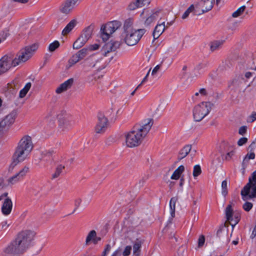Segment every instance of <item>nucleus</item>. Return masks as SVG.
<instances>
[{
	"label": "nucleus",
	"mask_w": 256,
	"mask_h": 256,
	"mask_svg": "<svg viewBox=\"0 0 256 256\" xmlns=\"http://www.w3.org/2000/svg\"><path fill=\"white\" fill-rule=\"evenodd\" d=\"M36 232L25 230L18 232L14 238L4 248L6 256H20L26 252L32 246Z\"/></svg>",
	"instance_id": "nucleus-1"
},
{
	"label": "nucleus",
	"mask_w": 256,
	"mask_h": 256,
	"mask_svg": "<svg viewBox=\"0 0 256 256\" xmlns=\"http://www.w3.org/2000/svg\"><path fill=\"white\" fill-rule=\"evenodd\" d=\"M153 124L154 120L152 118H147L139 124H136L132 130L125 134L126 146L134 148L140 146L149 132Z\"/></svg>",
	"instance_id": "nucleus-2"
},
{
	"label": "nucleus",
	"mask_w": 256,
	"mask_h": 256,
	"mask_svg": "<svg viewBox=\"0 0 256 256\" xmlns=\"http://www.w3.org/2000/svg\"><path fill=\"white\" fill-rule=\"evenodd\" d=\"M131 19L126 20L124 24V30L120 35L121 44L124 43L128 46L136 45L146 32L145 29H135Z\"/></svg>",
	"instance_id": "nucleus-3"
},
{
	"label": "nucleus",
	"mask_w": 256,
	"mask_h": 256,
	"mask_svg": "<svg viewBox=\"0 0 256 256\" xmlns=\"http://www.w3.org/2000/svg\"><path fill=\"white\" fill-rule=\"evenodd\" d=\"M32 137L24 136L18 142L13 155L14 162L18 163L26 160L33 149Z\"/></svg>",
	"instance_id": "nucleus-4"
},
{
	"label": "nucleus",
	"mask_w": 256,
	"mask_h": 256,
	"mask_svg": "<svg viewBox=\"0 0 256 256\" xmlns=\"http://www.w3.org/2000/svg\"><path fill=\"white\" fill-rule=\"evenodd\" d=\"M241 194L244 200L256 197V170L249 178L248 182L242 190Z\"/></svg>",
	"instance_id": "nucleus-5"
},
{
	"label": "nucleus",
	"mask_w": 256,
	"mask_h": 256,
	"mask_svg": "<svg viewBox=\"0 0 256 256\" xmlns=\"http://www.w3.org/2000/svg\"><path fill=\"white\" fill-rule=\"evenodd\" d=\"M213 104L209 102H202L195 106L193 110L194 118L196 122H200L212 110Z\"/></svg>",
	"instance_id": "nucleus-6"
},
{
	"label": "nucleus",
	"mask_w": 256,
	"mask_h": 256,
	"mask_svg": "<svg viewBox=\"0 0 256 256\" xmlns=\"http://www.w3.org/2000/svg\"><path fill=\"white\" fill-rule=\"evenodd\" d=\"M38 44L35 43L22 49L15 56L18 64L29 60L38 50Z\"/></svg>",
	"instance_id": "nucleus-7"
},
{
	"label": "nucleus",
	"mask_w": 256,
	"mask_h": 256,
	"mask_svg": "<svg viewBox=\"0 0 256 256\" xmlns=\"http://www.w3.org/2000/svg\"><path fill=\"white\" fill-rule=\"evenodd\" d=\"M121 26L118 21L110 22L102 26L100 30V36L104 41L108 40L111 34L114 33Z\"/></svg>",
	"instance_id": "nucleus-8"
},
{
	"label": "nucleus",
	"mask_w": 256,
	"mask_h": 256,
	"mask_svg": "<svg viewBox=\"0 0 256 256\" xmlns=\"http://www.w3.org/2000/svg\"><path fill=\"white\" fill-rule=\"evenodd\" d=\"M18 64L12 54L6 55L0 59V75L6 72L12 66H16Z\"/></svg>",
	"instance_id": "nucleus-9"
},
{
	"label": "nucleus",
	"mask_w": 256,
	"mask_h": 256,
	"mask_svg": "<svg viewBox=\"0 0 256 256\" xmlns=\"http://www.w3.org/2000/svg\"><path fill=\"white\" fill-rule=\"evenodd\" d=\"M16 112L13 110L4 116L0 121V137L2 136L9 129L15 120Z\"/></svg>",
	"instance_id": "nucleus-10"
},
{
	"label": "nucleus",
	"mask_w": 256,
	"mask_h": 256,
	"mask_svg": "<svg viewBox=\"0 0 256 256\" xmlns=\"http://www.w3.org/2000/svg\"><path fill=\"white\" fill-rule=\"evenodd\" d=\"M0 202L2 204L1 212L6 216L10 214L12 208V202L9 194L5 192L0 196Z\"/></svg>",
	"instance_id": "nucleus-11"
},
{
	"label": "nucleus",
	"mask_w": 256,
	"mask_h": 256,
	"mask_svg": "<svg viewBox=\"0 0 256 256\" xmlns=\"http://www.w3.org/2000/svg\"><path fill=\"white\" fill-rule=\"evenodd\" d=\"M160 11L158 10H144L140 14L141 18L144 20V24L150 25L159 18Z\"/></svg>",
	"instance_id": "nucleus-12"
},
{
	"label": "nucleus",
	"mask_w": 256,
	"mask_h": 256,
	"mask_svg": "<svg viewBox=\"0 0 256 256\" xmlns=\"http://www.w3.org/2000/svg\"><path fill=\"white\" fill-rule=\"evenodd\" d=\"M120 45L121 42L119 41L110 40L104 45L101 50L102 54L104 56H109L110 53L115 52Z\"/></svg>",
	"instance_id": "nucleus-13"
},
{
	"label": "nucleus",
	"mask_w": 256,
	"mask_h": 256,
	"mask_svg": "<svg viewBox=\"0 0 256 256\" xmlns=\"http://www.w3.org/2000/svg\"><path fill=\"white\" fill-rule=\"evenodd\" d=\"M214 0H201L196 4V14H202L210 10L213 7Z\"/></svg>",
	"instance_id": "nucleus-14"
},
{
	"label": "nucleus",
	"mask_w": 256,
	"mask_h": 256,
	"mask_svg": "<svg viewBox=\"0 0 256 256\" xmlns=\"http://www.w3.org/2000/svg\"><path fill=\"white\" fill-rule=\"evenodd\" d=\"M108 126V120L102 114H99L98 116V122L95 128L96 134L104 133Z\"/></svg>",
	"instance_id": "nucleus-15"
},
{
	"label": "nucleus",
	"mask_w": 256,
	"mask_h": 256,
	"mask_svg": "<svg viewBox=\"0 0 256 256\" xmlns=\"http://www.w3.org/2000/svg\"><path fill=\"white\" fill-rule=\"evenodd\" d=\"M80 0H66L60 6V11L65 14L72 12L78 2Z\"/></svg>",
	"instance_id": "nucleus-16"
},
{
	"label": "nucleus",
	"mask_w": 256,
	"mask_h": 256,
	"mask_svg": "<svg viewBox=\"0 0 256 256\" xmlns=\"http://www.w3.org/2000/svg\"><path fill=\"white\" fill-rule=\"evenodd\" d=\"M29 167L28 166H24L22 168L19 172L16 173V174L10 177L8 182L12 184H15L22 179L28 172L29 171Z\"/></svg>",
	"instance_id": "nucleus-17"
},
{
	"label": "nucleus",
	"mask_w": 256,
	"mask_h": 256,
	"mask_svg": "<svg viewBox=\"0 0 256 256\" xmlns=\"http://www.w3.org/2000/svg\"><path fill=\"white\" fill-rule=\"evenodd\" d=\"M234 214L232 204H228L226 208V215L227 220L229 221L230 224L232 226V228H234V226L240 220V216L238 215L236 216V220H234Z\"/></svg>",
	"instance_id": "nucleus-18"
},
{
	"label": "nucleus",
	"mask_w": 256,
	"mask_h": 256,
	"mask_svg": "<svg viewBox=\"0 0 256 256\" xmlns=\"http://www.w3.org/2000/svg\"><path fill=\"white\" fill-rule=\"evenodd\" d=\"M72 126L70 120L66 118H61L58 120V129L62 132H68Z\"/></svg>",
	"instance_id": "nucleus-19"
},
{
	"label": "nucleus",
	"mask_w": 256,
	"mask_h": 256,
	"mask_svg": "<svg viewBox=\"0 0 256 256\" xmlns=\"http://www.w3.org/2000/svg\"><path fill=\"white\" fill-rule=\"evenodd\" d=\"M74 82L73 78H70L60 84L56 90V92L58 94H60L68 89L70 88Z\"/></svg>",
	"instance_id": "nucleus-20"
},
{
	"label": "nucleus",
	"mask_w": 256,
	"mask_h": 256,
	"mask_svg": "<svg viewBox=\"0 0 256 256\" xmlns=\"http://www.w3.org/2000/svg\"><path fill=\"white\" fill-rule=\"evenodd\" d=\"M150 0H136L130 2L128 5V9L130 10H134L138 8L148 6L150 4Z\"/></svg>",
	"instance_id": "nucleus-21"
},
{
	"label": "nucleus",
	"mask_w": 256,
	"mask_h": 256,
	"mask_svg": "<svg viewBox=\"0 0 256 256\" xmlns=\"http://www.w3.org/2000/svg\"><path fill=\"white\" fill-rule=\"evenodd\" d=\"M243 78L240 76L235 77L228 83V88L232 90H236L240 88L242 84Z\"/></svg>",
	"instance_id": "nucleus-22"
},
{
	"label": "nucleus",
	"mask_w": 256,
	"mask_h": 256,
	"mask_svg": "<svg viewBox=\"0 0 256 256\" xmlns=\"http://www.w3.org/2000/svg\"><path fill=\"white\" fill-rule=\"evenodd\" d=\"M166 28L165 22H162V24H158L154 28L153 32V36L154 40H156L164 32Z\"/></svg>",
	"instance_id": "nucleus-23"
},
{
	"label": "nucleus",
	"mask_w": 256,
	"mask_h": 256,
	"mask_svg": "<svg viewBox=\"0 0 256 256\" xmlns=\"http://www.w3.org/2000/svg\"><path fill=\"white\" fill-rule=\"evenodd\" d=\"M192 150V146L188 144L183 147L179 152L178 156V160L180 161L190 153Z\"/></svg>",
	"instance_id": "nucleus-24"
},
{
	"label": "nucleus",
	"mask_w": 256,
	"mask_h": 256,
	"mask_svg": "<svg viewBox=\"0 0 256 256\" xmlns=\"http://www.w3.org/2000/svg\"><path fill=\"white\" fill-rule=\"evenodd\" d=\"M78 22L76 20H72L66 26L62 32V34L66 36L76 26Z\"/></svg>",
	"instance_id": "nucleus-25"
},
{
	"label": "nucleus",
	"mask_w": 256,
	"mask_h": 256,
	"mask_svg": "<svg viewBox=\"0 0 256 256\" xmlns=\"http://www.w3.org/2000/svg\"><path fill=\"white\" fill-rule=\"evenodd\" d=\"M196 6H194L193 4H191L187 8V10L185 11V12L182 14V19L186 18L188 16H189V14H190V12H193L194 14V15L200 16V14H196Z\"/></svg>",
	"instance_id": "nucleus-26"
},
{
	"label": "nucleus",
	"mask_w": 256,
	"mask_h": 256,
	"mask_svg": "<svg viewBox=\"0 0 256 256\" xmlns=\"http://www.w3.org/2000/svg\"><path fill=\"white\" fill-rule=\"evenodd\" d=\"M178 200V197H173L170 202V212L172 218H174L175 216L176 204Z\"/></svg>",
	"instance_id": "nucleus-27"
},
{
	"label": "nucleus",
	"mask_w": 256,
	"mask_h": 256,
	"mask_svg": "<svg viewBox=\"0 0 256 256\" xmlns=\"http://www.w3.org/2000/svg\"><path fill=\"white\" fill-rule=\"evenodd\" d=\"M184 166L182 165L180 166L174 171L171 176V179L176 180H178L180 178V174L184 172Z\"/></svg>",
	"instance_id": "nucleus-28"
},
{
	"label": "nucleus",
	"mask_w": 256,
	"mask_h": 256,
	"mask_svg": "<svg viewBox=\"0 0 256 256\" xmlns=\"http://www.w3.org/2000/svg\"><path fill=\"white\" fill-rule=\"evenodd\" d=\"M86 65L90 68H94L98 62V60L95 56H90L86 60Z\"/></svg>",
	"instance_id": "nucleus-29"
},
{
	"label": "nucleus",
	"mask_w": 256,
	"mask_h": 256,
	"mask_svg": "<svg viewBox=\"0 0 256 256\" xmlns=\"http://www.w3.org/2000/svg\"><path fill=\"white\" fill-rule=\"evenodd\" d=\"M96 232L94 230H90L88 234L86 239V244L88 245L90 242H92L94 241Z\"/></svg>",
	"instance_id": "nucleus-30"
},
{
	"label": "nucleus",
	"mask_w": 256,
	"mask_h": 256,
	"mask_svg": "<svg viewBox=\"0 0 256 256\" xmlns=\"http://www.w3.org/2000/svg\"><path fill=\"white\" fill-rule=\"evenodd\" d=\"M87 40L84 39L82 36H80L74 43L73 48L78 50L82 47Z\"/></svg>",
	"instance_id": "nucleus-31"
},
{
	"label": "nucleus",
	"mask_w": 256,
	"mask_h": 256,
	"mask_svg": "<svg viewBox=\"0 0 256 256\" xmlns=\"http://www.w3.org/2000/svg\"><path fill=\"white\" fill-rule=\"evenodd\" d=\"M92 32V28L90 26H88L84 30L80 36H82L84 39L88 41L91 38Z\"/></svg>",
	"instance_id": "nucleus-32"
},
{
	"label": "nucleus",
	"mask_w": 256,
	"mask_h": 256,
	"mask_svg": "<svg viewBox=\"0 0 256 256\" xmlns=\"http://www.w3.org/2000/svg\"><path fill=\"white\" fill-rule=\"evenodd\" d=\"M224 43L223 40H214L210 42V49L212 52L220 49Z\"/></svg>",
	"instance_id": "nucleus-33"
},
{
	"label": "nucleus",
	"mask_w": 256,
	"mask_h": 256,
	"mask_svg": "<svg viewBox=\"0 0 256 256\" xmlns=\"http://www.w3.org/2000/svg\"><path fill=\"white\" fill-rule=\"evenodd\" d=\"M79 61L80 60L75 54L72 55V56L68 60V64L66 66V69H70Z\"/></svg>",
	"instance_id": "nucleus-34"
},
{
	"label": "nucleus",
	"mask_w": 256,
	"mask_h": 256,
	"mask_svg": "<svg viewBox=\"0 0 256 256\" xmlns=\"http://www.w3.org/2000/svg\"><path fill=\"white\" fill-rule=\"evenodd\" d=\"M142 240H137L133 246V252L134 254H136V256H138L139 253L140 252V248L142 246Z\"/></svg>",
	"instance_id": "nucleus-35"
},
{
	"label": "nucleus",
	"mask_w": 256,
	"mask_h": 256,
	"mask_svg": "<svg viewBox=\"0 0 256 256\" xmlns=\"http://www.w3.org/2000/svg\"><path fill=\"white\" fill-rule=\"evenodd\" d=\"M32 86V84L30 82H28L24 87L20 90L19 94V97L20 98H24L28 90H30V87Z\"/></svg>",
	"instance_id": "nucleus-36"
},
{
	"label": "nucleus",
	"mask_w": 256,
	"mask_h": 256,
	"mask_svg": "<svg viewBox=\"0 0 256 256\" xmlns=\"http://www.w3.org/2000/svg\"><path fill=\"white\" fill-rule=\"evenodd\" d=\"M254 158H255V154H254V152H252L250 154L248 153L246 156L244 158L243 160L242 163V165L244 168L246 167L247 164L248 162V160H254Z\"/></svg>",
	"instance_id": "nucleus-37"
},
{
	"label": "nucleus",
	"mask_w": 256,
	"mask_h": 256,
	"mask_svg": "<svg viewBox=\"0 0 256 256\" xmlns=\"http://www.w3.org/2000/svg\"><path fill=\"white\" fill-rule=\"evenodd\" d=\"M88 49L86 48H84L79 51H78L74 54L76 56V57L79 59L80 60L83 59L88 54Z\"/></svg>",
	"instance_id": "nucleus-38"
},
{
	"label": "nucleus",
	"mask_w": 256,
	"mask_h": 256,
	"mask_svg": "<svg viewBox=\"0 0 256 256\" xmlns=\"http://www.w3.org/2000/svg\"><path fill=\"white\" fill-rule=\"evenodd\" d=\"M246 7L244 6H240L234 12L232 13V16L234 18H236L242 16V14L244 13L246 9Z\"/></svg>",
	"instance_id": "nucleus-39"
},
{
	"label": "nucleus",
	"mask_w": 256,
	"mask_h": 256,
	"mask_svg": "<svg viewBox=\"0 0 256 256\" xmlns=\"http://www.w3.org/2000/svg\"><path fill=\"white\" fill-rule=\"evenodd\" d=\"M64 168V166L62 165L58 166L54 172V174L52 175V178L54 179L57 178L62 173V170Z\"/></svg>",
	"instance_id": "nucleus-40"
},
{
	"label": "nucleus",
	"mask_w": 256,
	"mask_h": 256,
	"mask_svg": "<svg viewBox=\"0 0 256 256\" xmlns=\"http://www.w3.org/2000/svg\"><path fill=\"white\" fill-rule=\"evenodd\" d=\"M202 169L200 165L197 164L194 166L192 174L194 178L200 176L202 173Z\"/></svg>",
	"instance_id": "nucleus-41"
},
{
	"label": "nucleus",
	"mask_w": 256,
	"mask_h": 256,
	"mask_svg": "<svg viewBox=\"0 0 256 256\" xmlns=\"http://www.w3.org/2000/svg\"><path fill=\"white\" fill-rule=\"evenodd\" d=\"M60 46V42L56 40L54 42L51 43L48 46V50L50 52L54 51Z\"/></svg>",
	"instance_id": "nucleus-42"
},
{
	"label": "nucleus",
	"mask_w": 256,
	"mask_h": 256,
	"mask_svg": "<svg viewBox=\"0 0 256 256\" xmlns=\"http://www.w3.org/2000/svg\"><path fill=\"white\" fill-rule=\"evenodd\" d=\"M12 222L10 220H4L2 222L0 226L4 230H8L10 229V226L11 225Z\"/></svg>",
	"instance_id": "nucleus-43"
},
{
	"label": "nucleus",
	"mask_w": 256,
	"mask_h": 256,
	"mask_svg": "<svg viewBox=\"0 0 256 256\" xmlns=\"http://www.w3.org/2000/svg\"><path fill=\"white\" fill-rule=\"evenodd\" d=\"M198 210L199 208L198 206L194 207L191 210V215L193 217L194 220H198V216H197V213L198 212Z\"/></svg>",
	"instance_id": "nucleus-44"
},
{
	"label": "nucleus",
	"mask_w": 256,
	"mask_h": 256,
	"mask_svg": "<svg viewBox=\"0 0 256 256\" xmlns=\"http://www.w3.org/2000/svg\"><path fill=\"white\" fill-rule=\"evenodd\" d=\"M8 36V30L6 28L0 32V38L4 42Z\"/></svg>",
	"instance_id": "nucleus-45"
},
{
	"label": "nucleus",
	"mask_w": 256,
	"mask_h": 256,
	"mask_svg": "<svg viewBox=\"0 0 256 256\" xmlns=\"http://www.w3.org/2000/svg\"><path fill=\"white\" fill-rule=\"evenodd\" d=\"M222 194L224 196H226L227 194V182L226 180H224L222 183Z\"/></svg>",
	"instance_id": "nucleus-46"
},
{
	"label": "nucleus",
	"mask_w": 256,
	"mask_h": 256,
	"mask_svg": "<svg viewBox=\"0 0 256 256\" xmlns=\"http://www.w3.org/2000/svg\"><path fill=\"white\" fill-rule=\"evenodd\" d=\"M252 207V204L250 202H245L242 206L243 208L246 212L250 211Z\"/></svg>",
	"instance_id": "nucleus-47"
},
{
	"label": "nucleus",
	"mask_w": 256,
	"mask_h": 256,
	"mask_svg": "<svg viewBox=\"0 0 256 256\" xmlns=\"http://www.w3.org/2000/svg\"><path fill=\"white\" fill-rule=\"evenodd\" d=\"M205 242V238L204 235H201L200 236L198 240V246L199 247L202 246Z\"/></svg>",
	"instance_id": "nucleus-48"
},
{
	"label": "nucleus",
	"mask_w": 256,
	"mask_h": 256,
	"mask_svg": "<svg viewBox=\"0 0 256 256\" xmlns=\"http://www.w3.org/2000/svg\"><path fill=\"white\" fill-rule=\"evenodd\" d=\"M131 249H132V248L130 246H126L124 252H123V253H122V254L124 256H128L130 253V251H131Z\"/></svg>",
	"instance_id": "nucleus-49"
},
{
	"label": "nucleus",
	"mask_w": 256,
	"mask_h": 256,
	"mask_svg": "<svg viewBox=\"0 0 256 256\" xmlns=\"http://www.w3.org/2000/svg\"><path fill=\"white\" fill-rule=\"evenodd\" d=\"M247 130V126H242L238 130V134L240 135H244L245 134Z\"/></svg>",
	"instance_id": "nucleus-50"
},
{
	"label": "nucleus",
	"mask_w": 256,
	"mask_h": 256,
	"mask_svg": "<svg viewBox=\"0 0 256 256\" xmlns=\"http://www.w3.org/2000/svg\"><path fill=\"white\" fill-rule=\"evenodd\" d=\"M248 141V138H242L238 142V144L239 146H242L246 144Z\"/></svg>",
	"instance_id": "nucleus-51"
},
{
	"label": "nucleus",
	"mask_w": 256,
	"mask_h": 256,
	"mask_svg": "<svg viewBox=\"0 0 256 256\" xmlns=\"http://www.w3.org/2000/svg\"><path fill=\"white\" fill-rule=\"evenodd\" d=\"M234 154V152L233 150L228 152L225 156L224 159L226 160H230L232 157L233 156Z\"/></svg>",
	"instance_id": "nucleus-52"
},
{
	"label": "nucleus",
	"mask_w": 256,
	"mask_h": 256,
	"mask_svg": "<svg viewBox=\"0 0 256 256\" xmlns=\"http://www.w3.org/2000/svg\"><path fill=\"white\" fill-rule=\"evenodd\" d=\"M160 65H157L156 66L152 72V75L154 76L155 74H156L157 72L160 70Z\"/></svg>",
	"instance_id": "nucleus-53"
},
{
	"label": "nucleus",
	"mask_w": 256,
	"mask_h": 256,
	"mask_svg": "<svg viewBox=\"0 0 256 256\" xmlns=\"http://www.w3.org/2000/svg\"><path fill=\"white\" fill-rule=\"evenodd\" d=\"M199 93L202 96H206L208 94V91L204 88H201L199 90Z\"/></svg>",
	"instance_id": "nucleus-54"
},
{
	"label": "nucleus",
	"mask_w": 256,
	"mask_h": 256,
	"mask_svg": "<svg viewBox=\"0 0 256 256\" xmlns=\"http://www.w3.org/2000/svg\"><path fill=\"white\" fill-rule=\"evenodd\" d=\"M100 45L96 44L90 45L89 46V49L91 50H96L99 48Z\"/></svg>",
	"instance_id": "nucleus-55"
},
{
	"label": "nucleus",
	"mask_w": 256,
	"mask_h": 256,
	"mask_svg": "<svg viewBox=\"0 0 256 256\" xmlns=\"http://www.w3.org/2000/svg\"><path fill=\"white\" fill-rule=\"evenodd\" d=\"M150 70H151V68H150L147 74H146V76L143 78L141 83L138 86V88L140 87L143 83H144V82H146L147 80V78L150 74Z\"/></svg>",
	"instance_id": "nucleus-56"
},
{
	"label": "nucleus",
	"mask_w": 256,
	"mask_h": 256,
	"mask_svg": "<svg viewBox=\"0 0 256 256\" xmlns=\"http://www.w3.org/2000/svg\"><path fill=\"white\" fill-rule=\"evenodd\" d=\"M249 118L250 122H254L256 120V112H253L250 116Z\"/></svg>",
	"instance_id": "nucleus-57"
},
{
	"label": "nucleus",
	"mask_w": 256,
	"mask_h": 256,
	"mask_svg": "<svg viewBox=\"0 0 256 256\" xmlns=\"http://www.w3.org/2000/svg\"><path fill=\"white\" fill-rule=\"evenodd\" d=\"M256 148V142L254 141L252 142L250 145L248 146V150L250 151H253Z\"/></svg>",
	"instance_id": "nucleus-58"
},
{
	"label": "nucleus",
	"mask_w": 256,
	"mask_h": 256,
	"mask_svg": "<svg viewBox=\"0 0 256 256\" xmlns=\"http://www.w3.org/2000/svg\"><path fill=\"white\" fill-rule=\"evenodd\" d=\"M110 249H111V246L110 244H107L106 246V248L104 249V253L105 254H108L110 250Z\"/></svg>",
	"instance_id": "nucleus-59"
},
{
	"label": "nucleus",
	"mask_w": 256,
	"mask_h": 256,
	"mask_svg": "<svg viewBox=\"0 0 256 256\" xmlns=\"http://www.w3.org/2000/svg\"><path fill=\"white\" fill-rule=\"evenodd\" d=\"M224 146L225 144H222L220 147L219 152L221 153L222 156L224 154V150H223V148H224Z\"/></svg>",
	"instance_id": "nucleus-60"
},
{
	"label": "nucleus",
	"mask_w": 256,
	"mask_h": 256,
	"mask_svg": "<svg viewBox=\"0 0 256 256\" xmlns=\"http://www.w3.org/2000/svg\"><path fill=\"white\" fill-rule=\"evenodd\" d=\"M256 236V225L255 226L252 233L250 236V238L252 239Z\"/></svg>",
	"instance_id": "nucleus-61"
},
{
	"label": "nucleus",
	"mask_w": 256,
	"mask_h": 256,
	"mask_svg": "<svg viewBox=\"0 0 256 256\" xmlns=\"http://www.w3.org/2000/svg\"><path fill=\"white\" fill-rule=\"evenodd\" d=\"M252 76V73L251 72H246L244 74V76L247 79L250 78Z\"/></svg>",
	"instance_id": "nucleus-62"
},
{
	"label": "nucleus",
	"mask_w": 256,
	"mask_h": 256,
	"mask_svg": "<svg viewBox=\"0 0 256 256\" xmlns=\"http://www.w3.org/2000/svg\"><path fill=\"white\" fill-rule=\"evenodd\" d=\"M101 240V238L99 236H97V234L96 236V238L94 241V244H96L98 243L99 241Z\"/></svg>",
	"instance_id": "nucleus-63"
},
{
	"label": "nucleus",
	"mask_w": 256,
	"mask_h": 256,
	"mask_svg": "<svg viewBox=\"0 0 256 256\" xmlns=\"http://www.w3.org/2000/svg\"><path fill=\"white\" fill-rule=\"evenodd\" d=\"M120 250H116L114 253L112 255V256H120Z\"/></svg>",
	"instance_id": "nucleus-64"
}]
</instances>
